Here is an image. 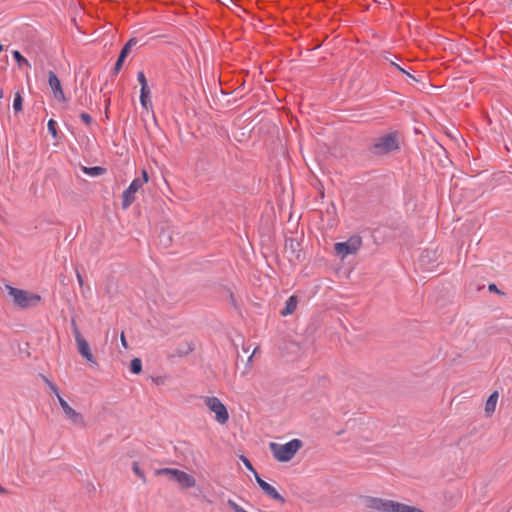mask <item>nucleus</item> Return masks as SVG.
Segmentation results:
<instances>
[{
  "label": "nucleus",
  "mask_w": 512,
  "mask_h": 512,
  "mask_svg": "<svg viewBox=\"0 0 512 512\" xmlns=\"http://www.w3.org/2000/svg\"><path fill=\"white\" fill-rule=\"evenodd\" d=\"M302 447V442L299 439H292L285 444L271 442L269 448L274 458L279 462L290 461L295 454Z\"/></svg>",
  "instance_id": "1"
},
{
  "label": "nucleus",
  "mask_w": 512,
  "mask_h": 512,
  "mask_svg": "<svg viewBox=\"0 0 512 512\" xmlns=\"http://www.w3.org/2000/svg\"><path fill=\"white\" fill-rule=\"evenodd\" d=\"M6 288L14 304L21 309L35 307L41 301V296L39 294L32 293L23 289H18L12 286H7Z\"/></svg>",
  "instance_id": "2"
},
{
  "label": "nucleus",
  "mask_w": 512,
  "mask_h": 512,
  "mask_svg": "<svg viewBox=\"0 0 512 512\" xmlns=\"http://www.w3.org/2000/svg\"><path fill=\"white\" fill-rule=\"evenodd\" d=\"M203 402L208 410L214 414L215 421L220 425H225L229 420V412L223 402L215 396H206Z\"/></svg>",
  "instance_id": "3"
},
{
  "label": "nucleus",
  "mask_w": 512,
  "mask_h": 512,
  "mask_svg": "<svg viewBox=\"0 0 512 512\" xmlns=\"http://www.w3.org/2000/svg\"><path fill=\"white\" fill-rule=\"evenodd\" d=\"M149 181V176L146 170H142V177L135 178L128 188L122 194V208L128 209L135 201V194L142 189L143 185Z\"/></svg>",
  "instance_id": "4"
},
{
  "label": "nucleus",
  "mask_w": 512,
  "mask_h": 512,
  "mask_svg": "<svg viewBox=\"0 0 512 512\" xmlns=\"http://www.w3.org/2000/svg\"><path fill=\"white\" fill-rule=\"evenodd\" d=\"M362 246V239L360 236H352L345 242H338L334 245L336 254L344 259L348 255L356 254Z\"/></svg>",
  "instance_id": "5"
},
{
  "label": "nucleus",
  "mask_w": 512,
  "mask_h": 512,
  "mask_svg": "<svg viewBox=\"0 0 512 512\" xmlns=\"http://www.w3.org/2000/svg\"><path fill=\"white\" fill-rule=\"evenodd\" d=\"M390 499L375 496H363L361 502L371 512H388Z\"/></svg>",
  "instance_id": "6"
},
{
  "label": "nucleus",
  "mask_w": 512,
  "mask_h": 512,
  "mask_svg": "<svg viewBox=\"0 0 512 512\" xmlns=\"http://www.w3.org/2000/svg\"><path fill=\"white\" fill-rule=\"evenodd\" d=\"M73 334L77 343L78 352L90 363H95L93 354L86 339L81 335L75 321H72Z\"/></svg>",
  "instance_id": "7"
},
{
  "label": "nucleus",
  "mask_w": 512,
  "mask_h": 512,
  "mask_svg": "<svg viewBox=\"0 0 512 512\" xmlns=\"http://www.w3.org/2000/svg\"><path fill=\"white\" fill-rule=\"evenodd\" d=\"M58 402L67 419H69L75 425L81 427L85 426L83 415L73 409L61 395H58Z\"/></svg>",
  "instance_id": "8"
},
{
  "label": "nucleus",
  "mask_w": 512,
  "mask_h": 512,
  "mask_svg": "<svg viewBox=\"0 0 512 512\" xmlns=\"http://www.w3.org/2000/svg\"><path fill=\"white\" fill-rule=\"evenodd\" d=\"M398 148L396 136L393 134L385 135L378 139L374 145L376 153H388Z\"/></svg>",
  "instance_id": "9"
},
{
  "label": "nucleus",
  "mask_w": 512,
  "mask_h": 512,
  "mask_svg": "<svg viewBox=\"0 0 512 512\" xmlns=\"http://www.w3.org/2000/svg\"><path fill=\"white\" fill-rule=\"evenodd\" d=\"M255 479L258 483L261 490L265 493V495L281 504L285 503L284 497L277 491V489L263 480L257 473H255Z\"/></svg>",
  "instance_id": "10"
},
{
  "label": "nucleus",
  "mask_w": 512,
  "mask_h": 512,
  "mask_svg": "<svg viewBox=\"0 0 512 512\" xmlns=\"http://www.w3.org/2000/svg\"><path fill=\"white\" fill-rule=\"evenodd\" d=\"M48 83L53 92V96L55 97V99L65 102L66 97L63 92L61 82H60L59 78L57 77V75L53 71H49V73H48Z\"/></svg>",
  "instance_id": "11"
},
{
  "label": "nucleus",
  "mask_w": 512,
  "mask_h": 512,
  "mask_svg": "<svg viewBox=\"0 0 512 512\" xmlns=\"http://www.w3.org/2000/svg\"><path fill=\"white\" fill-rule=\"evenodd\" d=\"M174 481L177 482L184 489H189L196 485V479L192 475L182 470L179 471Z\"/></svg>",
  "instance_id": "12"
},
{
  "label": "nucleus",
  "mask_w": 512,
  "mask_h": 512,
  "mask_svg": "<svg viewBox=\"0 0 512 512\" xmlns=\"http://www.w3.org/2000/svg\"><path fill=\"white\" fill-rule=\"evenodd\" d=\"M498 399H499L498 391H494L488 397V399H487V401L485 403V408H484L486 416L490 417L495 412V409H496V406H497V403H498Z\"/></svg>",
  "instance_id": "13"
},
{
  "label": "nucleus",
  "mask_w": 512,
  "mask_h": 512,
  "mask_svg": "<svg viewBox=\"0 0 512 512\" xmlns=\"http://www.w3.org/2000/svg\"><path fill=\"white\" fill-rule=\"evenodd\" d=\"M297 304H298L297 297L294 295L290 296L285 303V307L281 311V315L288 316V315L293 314L297 308Z\"/></svg>",
  "instance_id": "14"
},
{
  "label": "nucleus",
  "mask_w": 512,
  "mask_h": 512,
  "mask_svg": "<svg viewBox=\"0 0 512 512\" xmlns=\"http://www.w3.org/2000/svg\"><path fill=\"white\" fill-rule=\"evenodd\" d=\"M140 103L141 106L146 110L149 111L152 109V102L150 99V89H141L140 90Z\"/></svg>",
  "instance_id": "15"
},
{
  "label": "nucleus",
  "mask_w": 512,
  "mask_h": 512,
  "mask_svg": "<svg viewBox=\"0 0 512 512\" xmlns=\"http://www.w3.org/2000/svg\"><path fill=\"white\" fill-rule=\"evenodd\" d=\"M179 469H175V468H160V469H156L155 470V475L157 476H167L169 477L171 480H175L178 473H179Z\"/></svg>",
  "instance_id": "16"
},
{
  "label": "nucleus",
  "mask_w": 512,
  "mask_h": 512,
  "mask_svg": "<svg viewBox=\"0 0 512 512\" xmlns=\"http://www.w3.org/2000/svg\"><path fill=\"white\" fill-rule=\"evenodd\" d=\"M82 171L89 176L97 177L102 175L105 172V169L100 166H94V167H82Z\"/></svg>",
  "instance_id": "17"
},
{
  "label": "nucleus",
  "mask_w": 512,
  "mask_h": 512,
  "mask_svg": "<svg viewBox=\"0 0 512 512\" xmlns=\"http://www.w3.org/2000/svg\"><path fill=\"white\" fill-rule=\"evenodd\" d=\"M12 55H13L14 59L16 60L19 68H22L23 66H25L27 68L31 67V64L29 63V61L25 57H23L19 51H17V50L13 51Z\"/></svg>",
  "instance_id": "18"
},
{
  "label": "nucleus",
  "mask_w": 512,
  "mask_h": 512,
  "mask_svg": "<svg viewBox=\"0 0 512 512\" xmlns=\"http://www.w3.org/2000/svg\"><path fill=\"white\" fill-rule=\"evenodd\" d=\"M132 470L136 476L140 478L143 484L147 482L146 475L144 471L141 469L140 464L138 462H134L132 465Z\"/></svg>",
  "instance_id": "19"
},
{
  "label": "nucleus",
  "mask_w": 512,
  "mask_h": 512,
  "mask_svg": "<svg viewBox=\"0 0 512 512\" xmlns=\"http://www.w3.org/2000/svg\"><path fill=\"white\" fill-rule=\"evenodd\" d=\"M130 370L133 374H139L142 371V362L140 358H134L131 360Z\"/></svg>",
  "instance_id": "20"
},
{
  "label": "nucleus",
  "mask_w": 512,
  "mask_h": 512,
  "mask_svg": "<svg viewBox=\"0 0 512 512\" xmlns=\"http://www.w3.org/2000/svg\"><path fill=\"white\" fill-rule=\"evenodd\" d=\"M22 103H23L22 96H21L20 92H17L15 94L14 101H13V109L16 112L22 111Z\"/></svg>",
  "instance_id": "21"
},
{
  "label": "nucleus",
  "mask_w": 512,
  "mask_h": 512,
  "mask_svg": "<svg viewBox=\"0 0 512 512\" xmlns=\"http://www.w3.org/2000/svg\"><path fill=\"white\" fill-rule=\"evenodd\" d=\"M137 80L141 86V89H146V88H149L148 87V82H147V79L145 77V74L143 71H139L137 73Z\"/></svg>",
  "instance_id": "22"
},
{
  "label": "nucleus",
  "mask_w": 512,
  "mask_h": 512,
  "mask_svg": "<svg viewBox=\"0 0 512 512\" xmlns=\"http://www.w3.org/2000/svg\"><path fill=\"white\" fill-rule=\"evenodd\" d=\"M56 125H57L56 121H54L53 119H50L48 121V124H47L48 131L52 135V137H54V138L57 137Z\"/></svg>",
  "instance_id": "23"
},
{
  "label": "nucleus",
  "mask_w": 512,
  "mask_h": 512,
  "mask_svg": "<svg viewBox=\"0 0 512 512\" xmlns=\"http://www.w3.org/2000/svg\"><path fill=\"white\" fill-rule=\"evenodd\" d=\"M45 382L47 383L50 390L58 397L60 395L58 388L53 384L51 381H49L47 378H45Z\"/></svg>",
  "instance_id": "24"
},
{
  "label": "nucleus",
  "mask_w": 512,
  "mask_h": 512,
  "mask_svg": "<svg viewBox=\"0 0 512 512\" xmlns=\"http://www.w3.org/2000/svg\"><path fill=\"white\" fill-rule=\"evenodd\" d=\"M80 118L82 119V121L84 123H86L87 125L91 124L92 123V117L87 114V113H81L80 114Z\"/></svg>",
  "instance_id": "25"
},
{
  "label": "nucleus",
  "mask_w": 512,
  "mask_h": 512,
  "mask_svg": "<svg viewBox=\"0 0 512 512\" xmlns=\"http://www.w3.org/2000/svg\"><path fill=\"white\" fill-rule=\"evenodd\" d=\"M244 465L246 466L247 469H249L250 471H252L254 474L256 473V471L254 470L251 462L244 456L241 457Z\"/></svg>",
  "instance_id": "26"
},
{
  "label": "nucleus",
  "mask_w": 512,
  "mask_h": 512,
  "mask_svg": "<svg viewBox=\"0 0 512 512\" xmlns=\"http://www.w3.org/2000/svg\"><path fill=\"white\" fill-rule=\"evenodd\" d=\"M125 58H122L119 56L116 64H115V67H114V71L115 73H118L123 65V62H124Z\"/></svg>",
  "instance_id": "27"
},
{
  "label": "nucleus",
  "mask_w": 512,
  "mask_h": 512,
  "mask_svg": "<svg viewBox=\"0 0 512 512\" xmlns=\"http://www.w3.org/2000/svg\"><path fill=\"white\" fill-rule=\"evenodd\" d=\"M136 43H137L136 39L132 38V39H130V40H129V41H128L124 46H125V47H128V49H129V50H131V48H132L133 46H135V45H136Z\"/></svg>",
  "instance_id": "28"
},
{
  "label": "nucleus",
  "mask_w": 512,
  "mask_h": 512,
  "mask_svg": "<svg viewBox=\"0 0 512 512\" xmlns=\"http://www.w3.org/2000/svg\"><path fill=\"white\" fill-rule=\"evenodd\" d=\"M129 52H130V50L128 49V47H125V46H124V47L122 48V50H121V52H120V55H119V56H120V57H122V58H126V57H127V55L129 54Z\"/></svg>",
  "instance_id": "29"
},
{
  "label": "nucleus",
  "mask_w": 512,
  "mask_h": 512,
  "mask_svg": "<svg viewBox=\"0 0 512 512\" xmlns=\"http://www.w3.org/2000/svg\"><path fill=\"white\" fill-rule=\"evenodd\" d=\"M121 344L124 349L128 348V344H127V341H126V338H125V335L123 332L121 333Z\"/></svg>",
  "instance_id": "30"
},
{
  "label": "nucleus",
  "mask_w": 512,
  "mask_h": 512,
  "mask_svg": "<svg viewBox=\"0 0 512 512\" xmlns=\"http://www.w3.org/2000/svg\"><path fill=\"white\" fill-rule=\"evenodd\" d=\"M76 277H77V281H78L79 285L83 286L84 281H83V278H82L81 274L79 273V271L76 272Z\"/></svg>",
  "instance_id": "31"
},
{
  "label": "nucleus",
  "mask_w": 512,
  "mask_h": 512,
  "mask_svg": "<svg viewBox=\"0 0 512 512\" xmlns=\"http://www.w3.org/2000/svg\"><path fill=\"white\" fill-rule=\"evenodd\" d=\"M488 289L490 291H494V292H499V290L497 289L496 285L495 284H490Z\"/></svg>",
  "instance_id": "32"
},
{
  "label": "nucleus",
  "mask_w": 512,
  "mask_h": 512,
  "mask_svg": "<svg viewBox=\"0 0 512 512\" xmlns=\"http://www.w3.org/2000/svg\"><path fill=\"white\" fill-rule=\"evenodd\" d=\"M8 490L0 485V495H7Z\"/></svg>",
  "instance_id": "33"
},
{
  "label": "nucleus",
  "mask_w": 512,
  "mask_h": 512,
  "mask_svg": "<svg viewBox=\"0 0 512 512\" xmlns=\"http://www.w3.org/2000/svg\"><path fill=\"white\" fill-rule=\"evenodd\" d=\"M392 65H394V66H395L399 71H401L402 73L407 74L408 76H410V75H409V74H408L404 69H402L400 66H398V65L394 64L393 62H392Z\"/></svg>",
  "instance_id": "34"
},
{
  "label": "nucleus",
  "mask_w": 512,
  "mask_h": 512,
  "mask_svg": "<svg viewBox=\"0 0 512 512\" xmlns=\"http://www.w3.org/2000/svg\"><path fill=\"white\" fill-rule=\"evenodd\" d=\"M4 96V92L3 90H0V98H2Z\"/></svg>",
  "instance_id": "35"
},
{
  "label": "nucleus",
  "mask_w": 512,
  "mask_h": 512,
  "mask_svg": "<svg viewBox=\"0 0 512 512\" xmlns=\"http://www.w3.org/2000/svg\"><path fill=\"white\" fill-rule=\"evenodd\" d=\"M2 49H3V46L0 44V52L2 51Z\"/></svg>",
  "instance_id": "36"
}]
</instances>
